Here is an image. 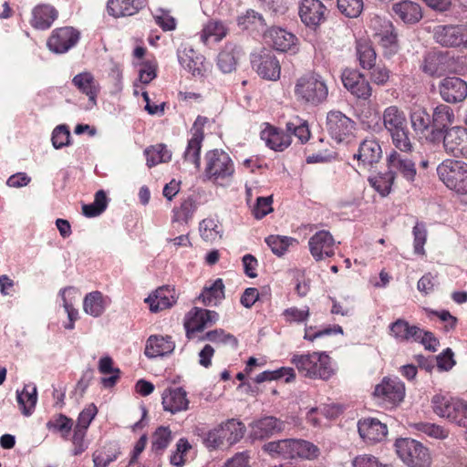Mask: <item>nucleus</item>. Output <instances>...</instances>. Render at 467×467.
I'll use <instances>...</instances> for the list:
<instances>
[{
	"label": "nucleus",
	"instance_id": "338daca9",
	"mask_svg": "<svg viewBox=\"0 0 467 467\" xmlns=\"http://www.w3.org/2000/svg\"><path fill=\"white\" fill-rule=\"evenodd\" d=\"M92 457L94 467H108L117 459V454L109 451L98 450L94 451Z\"/></svg>",
	"mask_w": 467,
	"mask_h": 467
},
{
	"label": "nucleus",
	"instance_id": "4468645a",
	"mask_svg": "<svg viewBox=\"0 0 467 467\" xmlns=\"http://www.w3.org/2000/svg\"><path fill=\"white\" fill-rule=\"evenodd\" d=\"M219 320V314L213 310L200 307L192 308L186 315L184 327L189 338L194 332L202 331Z\"/></svg>",
	"mask_w": 467,
	"mask_h": 467
},
{
	"label": "nucleus",
	"instance_id": "052dcab7",
	"mask_svg": "<svg viewBox=\"0 0 467 467\" xmlns=\"http://www.w3.org/2000/svg\"><path fill=\"white\" fill-rule=\"evenodd\" d=\"M337 8L347 17L356 18L363 10V0H337Z\"/></svg>",
	"mask_w": 467,
	"mask_h": 467
},
{
	"label": "nucleus",
	"instance_id": "69168bd1",
	"mask_svg": "<svg viewBox=\"0 0 467 467\" xmlns=\"http://www.w3.org/2000/svg\"><path fill=\"white\" fill-rule=\"evenodd\" d=\"M70 132L64 125L57 127L52 133V144L56 149H60L69 143Z\"/></svg>",
	"mask_w": 467,
	"mask_h": 467
},
{
	"label": "nucleus",
	"instance_id": "9d476101",
	"mask_svg": "<svg viewBox=\"0 0 467 467\" xmlns=\"http://www.w3.org/2000/svg\"><path fill=\"white\" fill-rule=\"evenodd\" d=\"M442 147L446 154L456 159L467 158V128L452 126L441 136Z\"/></svg>",
	"mask_w": 467,
	"mask_h": 467
},
{
	"label": "nucleus",
	"instance_id": "774afa93",
	"mask_svg": "<svg viewBox=\"0 0 467 467\" xmlns=\"http://www.w3.org/2000/svg\"><path fill=\"white\" fill-rule=\"evenodd\" d=\"M353 467H391L387 464H382L379 460L372 455H359L353 460Z\"/></svg>",
	"mask_w": 467,
	"mask_h": 467
},
{
	"label": "nucleus",
	"instance_id": "c03bdc74",
	"mask_svg": "<svg viewBox=\"0 0 467 467\" xmlns=\"http://www.w3.org/2000/svg\"><path fill=\"white\" fill-rule=\"evenodd\" d=\"M357 57L363 69H372L376 63L377 55L372 45L367 40H358L356 44Z\"/></svg>",
	"mask_w": 467,
	"mask_h": 467
},
{
	"label": "nucleus",
	"instance_id": "09e8293b",
	"mask_svg": "<svg viewBox=\"0 0 467 467\" xmlns=\"http://www.w3.org/2000/svg\"><path fill=\"white\" fill-rule=\"evenodd\" d=\"M202 238L206 242H213L222 238V226L218 220L206 218L200 223L199 227Z\"/></svg>",
	"mask_w": 467,
	"mask_h": 467
},
{
	"label": "nucleus",
	"instance_id": "f704fd0d",
	"mask_svg": "<svg viewBox=\"0 0 467 467\" xmlns=\"http://www.w3.org/2000/svg\"><path fill=\"white\" fill-rule=\"evenodd\" d=\"M57 17V10L49 5H39L32 11L30 24L40 30L47 29Z\"/></svg>",
	"mask_w": 467,
	"mask_h": 467
},
{
	"label": "nucleus",
	"instance_id": "37998d69",
	"mask_svg": "<svg viewBox=\"0 0 467 467\" xmlns=\"http://www.w3.org/2000/svg\"><path fill=\"white\" fill-rule=\"evenodd\" d=\"M410 123L417 134L428 135L432 126L431 117L423 108L414 109L410 114Z\"/></svg>",
	"mask_w": 467,
	"mask_h": 467
},
{
	"label": "nucleus",
	"instance_id": "0e129e2a",
	"mask_svg": "<svg viewBox=\"0 0 467 467\" xmlns=\"http://www.w3.org/2000/svg\"><path fill=\"white\" fill-rule=\"evenodd\" d=\"M283 316L287 322L301 323L306 321L309 317V307L305 306L302 309H299L296 306L289 307L283 312Z\"/></svg>",
	"mask_w": 467,
	"mask_h": 467
},
{
	"label": "nucleus",
	"instance_id": "4be33fe9",
	"mask_svg": "<svg viewBox=\"0 0 467 467\" xmlns=\"http://www.w3.org/2000/svg\"><path fill=\"white\" fill-rule=\"evenodd\" d=\"M358 430L360 437L367 443L380 442L388 434L387 425L374 418L359 420Z\"/></svg>",
	"mask_w": 467,
	"mask_h": 467
},
{
	"label": "nucleus",
	"instance_id": "f257e3e1",
	"mask_svg": "<svg viewBox=\"0 0 467 467\" xmlns=\"http://www.w3.org/2000/svg\"><path fill=\"white\" fill-rule=\"evenodd\" d=\"M382 124L391 138L396 149L402 152L412 150L410 131L405 112L398 106L391 105L384 109L381 115Z\"/></svg>",
	"mask_w": 467,
	"mask_h": 467
},
{
	"label": "nucleus",
	"instance_id": "4c0bfd02",
	"mask_svg": "<svg viewBox=\"0 0 467 467\" xmlns=\"http://www.w3.org/2000/svg\"><path fill=\"white\" fill-rule=\"evenodd\" d=\"M189 53L178 55L180 64L191 72L193 77H203L208 71L209 64L205 63L202 56L195 55L192 49L189 50Z\"/></svg>",
	"mask_w": 467,
	"mask_h": 467
},
{
	"label": "nucleus",
	"instance_id": "2eb2a0df",
	"mask_svg": "<svg viewBox=\"0 0 467 467\" xmlns=\"http://www.w3.org/2000/svg\"><path fill=\"white\" fill-rule=\"evenodd\" d=\"M344 87L356 98L367 100L371 97L372 88L365 76L357 70L347 68L342 73Z\"/></svg>",
	"mask_w": 467,
	"mask_h": 467
},
{
	"label": "nucleus",
	"instance_id": "ddd939ff",
	"mask_svg": "<svg viewBox=\"0 0 467 467\" xmlns=\"http://www.w3.org/2000/svg\"><path fill=\"white\" fill-rule=\"evenodd\" d=\"M208 119L206 117L198 116L195 119L192 131V137L188 141V145L183 153L184 161L192 163L198 170L201 165L200 153L202 149V142L204 138L203 126L206 124Z\"/></svg>",
	"mask_w": 467,
	"mask_h": 467
},
{
	"label": "nucleus",
	"instance_id": "423d86ee",
	"mask_svg": "<svg viewBox=\"0 0 467 467\" xmlns=\"http://www.w3.org/2000/svg\"><path fill=\"white\" fill-rule=\"evenodd\" d=\"M433 411L460 427L467 428V403L437 394L431 400Z\"/></svg>",
	"mask_w": 467,
	"mask_h": 467
},
{
	"label": "nucleus",
	"instance_id": "a211bd4d",
	"mask_svg": "<svg viewBox=\"0 0 467 467\" xmlns=\"http://www.w3.org/2000/svg\"><path fill=\"white\" fill-rule=\"evenodd\" d=\"M253 67L263 78L276 80L280 77V64L271 51H264L254 55L252 58Z\"/></svg>",
	"mask_w": 467,
	"mask_h": 467
},
{
	"label": "nucleus",
	"instance_id": "e433bc0d",
	"mask_svg": "<svg viewBox=\"0 0 467 467\" xmlns=\"http://www.w3.org/2000/svg\"><path fill=\"white\" fill-rule=\"evenodd\" d=\"M295 439H284L269 441L263 446V451L272 458L294 459Z\"/></svg>",
	"mask_w": 467,
	"mask_h": 467
},
{
	"label": "nucleus",
	"instance_id": "9b49d317",
	"mask_svg": "<svg viewBox=\"0 0 467 467\" xmlns=\"http://www.w3.org/2000/svg\"><path fill=\"white\" fill-rule=\"evenodd\" d=\"M374 396L379 403L385 407H395L405 396L404 384L398 379L384 378L374 390Z\"/></svg>",
	"mask_w": 467,
	"mask_h": 467
},
{
	"label": "nucleus",
	"instance_id": "aec40b11",
	"mask_svg": "<svg viewBox=\"0 0 467 467\" xmlns=\"http://www.w3.org/2000/svg\"><path fill=\"white\" fill-rule=\"evenodd\" d=\"M334 244L333 236L325 230L316 233L308 242L310 253L316 261L333 256L335 254Z\"/></svg>",
	"mask_w": 467,
	"mask_h": 467
},
{
	"label": "nucleus",
	"instance_id": "5701e85b",
	"mask_svg": "<svg viewBox=\"0 0 467 467\" xmlns=\"http://www.w3.org/2000/svg\"><path fill=\"white\" fill-rule=\"evenodd\" d=\"M326 6L320 0H302L299 16L304 24L308 26H318L325 20Z\"/></svg>",
	"mask_w": 467,
	"mask_h": 467
},
{
	"label": "nucleus",
	"instance_id": "de8ad7c7",
	"mask_svg": "<svg viewBox=\"0 0 467 467\" xmlns=\"http://www.w3.org/2000/svg\"><path fill=\"white\" fill-rule=\"evenodd\" d=\"M226 33L227 29L223 23L210 21L204 26L201 33V40L205 45L208 44L210 40L218 42L226 36Z\"/></svg>",
	"mask_w": 467,
	"mask_h": 467
},
{
	"label": "nucleus",
	"instance_id": "393cba45",
	"mask_svg": "<svg viewBox=\"0 0 467 467\" xmlns=\"http://www.w3.org/2000/svg\"><path fill=\"white\" fill-rule=\"evenodd\" d=\"M162 406L164 410L175 414L188 410L189 400L187 393L182 388L167 389L162 393Z\"/></svg>",
	"mask_w": 467,
	"mask_h": 467
},
{
	"label": "nucleus",
	"instance_id": "f3484780",
	"mask_svg": "<svg viewBox=\"0 0 467 467\" xmlns=\"http://www.w3.org/2000/svg\"><path fill=\"white\" fill-rule=\"evenodd\" d=\"M327 125L331 137L341 142L352 134L355 123L342 112L332 110L327 113Z\"/></svg>",
	"mask_w": 467,
	"mask_h": 467
},
{
	"label": "nucleus",
	"instance_id": "c9c22d12",
	"mask_svg": "<svg viewBox=\"0 0 467 467\" xmlns=\"http://www.w3.org/2000/svg\"><path fill=\"white\" fill-rule=\"evenodd\" d=\"M72 83L80 92L88 97L89 101L93 105L96 104L99 85L91 73L82 72L76 75L72 79Z\"/></svg>",
	"mask_w": 467,
	"mask_h": 467
},
{
	"label": "nucleus",
	"instance_id": "a878e982",
	"mask_svg": "<svg viewBox=\"0 0 467 467\" xmlns=\"http://www.w3.org/2000/svg\"><path fill=\"white\" fill-rule=\"evenodd\" d=\"M111 299L100 291L88 293L83 299V311L93 317H101L109 306Z\"/></svg>",
	"mask_w": 467,
	"mask_h": 467
},
{
	"label": "nucleus",
	"instance_id": "3c124183",
	"mask_svg": "<svg viewBox=\"0 0 467 467\" xmlns=\"http://www.w3.org/2000/svg\"><path fill=\"white\" fill-rule=\"evenodd\" d=\"M195 433L201 438L203 445L209 450L218 449L224 444L218 426L209 431L197 428Z\"/></svg>",
	"mask_w": 467,
	"mask_h": 467
},
{
	"label": "nucleus",
	"instance_id": "a18cd8bd",
	"mask_svg": "<svg viewBox=\"0 0 467 467\" xmlns=\"http://www.w3.org/2000/svg\"><path fill=\"white\" fill-rule=\"evenodd\" d=\"M199 298L205 306H216L224 298V285L223 280L216 279L212 285L203 288Z\"/></svg>",
	"mask_w": 467,
	"mask_h": 467
},
{
	"label": "nucleus",
	"instance_id": "5fc2aeb1",
	"mask_svg": "<svg viewBox=\"0 0 467 467\" xmlns=\"http://www.w3.org/2000/svg\"><path fill=\"white\" fill-rule=\"evenodd\" d=\"M296 377L295 371L292 368H280L275 370H266L258 374L254 381L256 383H262L265 381H271L285 378V382L292 381Z\"/></svg>",
	"mask_w": 467,
	"mask_h": 467
},
{
	"label": "nucleus",
	"instance_id": "2f4dec72",
	"mask_svg": "<svg viewBox=\"0 0 467 467\" xmlns=\"http://www.w3.org/2000/svg\"><path fill=\"white\" fill-rule=\"evenodd\" d=\"M261 139L275 151H283L291 144L290 134L274 127H268L261 132Z\"/></svg>",
	"mask_w": 467,
	"mask_h": 467
},
{
	"label": "nucleus",
	"instance_id": "8fccbe9b",
	"mask_svg": "<svg viewBox=\"0 0 467 467\" xmlns=\"http://www.w3.org/2000/svg\"><path fill=\"white\" fill-rule=\"evenodd\" d=\"M294 459L315 460L320 454V450L315 444L305 440L295 439Z\"/></svg>",
	"mask_w": 467,
	"mask_h": 467
},
{
	"label": "nucleus",
	"instance_id": "4d7b16f0",
	"mask_svg": "<svg viewBox=\"0 0 467 467\" xmlns=\"http://www.w3.org/2000/svg\"><path fill=\"white\" fill-rule=\"evenodd\" d=\"M286 131L290 136L295 135L301 143L306 142L310 138V130L306 121H303L298 117L286 123Z\"/></svg>",
	"mask_w": 467,
	"mask_h": 467
},
{
	"label": "nucleus",
	"instance_id": "864d4df0",
	"mask_svg": "<svg viewBox=\"0 0 467 467\" xmlns=\"http://www.w3.org/2000/svg\"><path fill=\"white\" fill-rule=\"evenodd\" d=\"M47 428L50 431L59 432L63 439L67 440L70 431L74 429L73 420L64 414H58L47 421Z\"/></svg>",
	"mask_w": 467,
	"mask_h": 467
},
{
	"label": "nucleus",
	"instance_id": "1a4fd4ad",
	"mask_svg": "<svg viewBox=\"0 0 467 467\" xmlns=\"http://www.w3.org/2000/svg\"><path fill=\"white\" fill-rule=\"evenodd\" d=\"M433 37L445 47L467 48V25H439L433 29Z\"/></svg>",
	"mask_w": 467,
	"mask_h": 467
},
{
	"label": "nucleus",
	"instance_id": "b1692460",
	"mask_svg": "<svg viewBox=\"0 0 467 467\" xmlns=\"http://www.w3.org/2000/svg\"><path fill=\"white\" fill-rule=\"evenodd\" d=\"M284 430V421L271 416L265 417L251 425V437L254 440H264Z\"/></svg>",
	"mask_w": 467,
	"mask_h": 467
},
{
	"label": "nucleus",
	"instance_id": "dca6fc26",
	"mask_svg": "<svg viewBox=\"0 0 467 467\" xmlns=\"http://www.w3.org/2000/svg\"><path fill=\"white\" fill-rule=\"evenodd\" d=\"M79 39V32L71 26L60 27L52 32L47 40L48 48L62 54L73 47Z\"/></svg>",
	"mask_w": 467,
	"mask_h": 467
},
{
	"label": "nucleus",
	"instance_id": "39448f33",
	"mask_svg": "<svg viewBox=\"0 0 467 467\" xmlns=\"http://www.w3.org/2000/svg\"><path fill=\"white\" fill-rule=\"evenodd\" d=\"M295 94L299 100L316 106L327 99L328 88L320 75L311 73L297 79Z\"/></svg>",
	"mask_w": 467,
	"mask_h": 467
},
{
	"label": "nucleus",
	"instance_id": "49530a36",
	"mask_svg": "<svg viewBox=\"0 0 467 467\" xmlns=\"http://www.w3.org/2000/svg\"><path fill=\"white\" fill-rule=\"evenodd\" d=\"M196 210V204L192 197L183 200L178 208L173 209L172 223L178 226L187 225Z\"/></svg>",
	"mask_w": 467,
	"mask_h": 467
},
{
	"label": "nucleus",
	"instance_id": "603ef678",
	"mask_svg": "<svg viewBox=\"0 0 467 467\" xmlns=\"http://www.w3.org/2000/svg\"><path fill=\"white\" fill-rule=\"evenodd\" d=\"M265 243L272 252L278 256L285 254L289 246L298 244L297 240L293 237L281 235H270L265 238Z\"/></svg>",
	"mask_w": 467,
	"mask_h": 467
},
{
	"label": "nucleus",
	"instance_id": "bb28decb",
	"mask_svg": "<svg viewBox=\"0 0 467 467\" xmlns=\"http://www.w3.org/2000/svg\"><path fill=\"white\" fill-rule=\"evenodd\" d=\"M145 302L149 304L151 312H159L172 306L176 302L175 290L169 285L158 288L150 295Z\"/></svg>",
	"mask_w": 467,
	"mask_h": 467
},
{
	"label": "nucleus",
	"instance_id": "7ed1b4c3",
	"mask_svg": "<svg viewBox=\"0 0 467 467\" xmlns=\"http://www.w3.org/2000/svg\"><path fill=\"white\" fill-rule=\"evenodd\" d=\"M234 173V162L226 152L213 150L205 154L204 175L209 181L223 185L233 178Z\"/></svg>",
	"mask_w": 467,
	"mask_h": 467
},
{
	"label": "nucleus",
	"instance_id": "680f3d73",
	"mask_svg": "<svg viewBox=\"0 0 467 467\" xmlns=\"http://www.w3.org/2000/svg\"><path fill=\"white\" fill-rule=\"evenodd\" d=\"M87 430L74 426L71 441L73 444L72 454L77 456L83 453L88 446L86 441Z\"/></svg>",
	"mask_w": 467,
	"mask_h": 467
},
{
	"label": "nucleus",
	"instance_id": "6ab92c4d",
	"mask_svg": "<svg viewBox=\"0 0 467 467\" xmlns=\"http://www.w3.org/2000/svg\"><path fill=\"white\" fill-rule=\"evenodd\" d=\"M439 90L446 102H461L467 97V83L460 78L448 77L441 81Z\"/></svg>",
	"mask_w": 467,
	"mask_h": 467
},
{
	"label": "nucleus",
	"instance_id": "f8f14e48",
	"mask_svg": "<svg viewBox=\"0 0 467 467\" xmlns=\"http://www.w3.org/2000/svg\"><path fill=\"white\" fill-rule=\"evenodd\" d=\"M455 121L453 109L447 105L440 104L434 108L431 116V130L426 135V140L431 143H440L441 136Z\"/></svg>",
	"mask_w": 467,
	"mask_h": 467
},
{
	"label": "nucleus",
	"instance_id": "e2e57ef3",
	"mask_svg": "<svg viewBox=\"0 0 467 467\" xmlns=\"http://www.w3.org/2000/svg\"><path fill=\"white\" fill-rule=\"evenodd\" d=\"M412 233L414 236V253L423 255L425 254L424 244L427 240V230L424 223H417Z\"/></svg>",
	"mask_w": 467,
	"mask_h": 467
},
{
	"label": "nucleus",
	"instance_id": "bf43d9fd",
	"mask_svg": "<svg viewBox=\"0 0 467 467\" xmlns=\"http://www.w3.org/2000/svg\"><path fill=\"white\" fill-rule=\"evenodd\" d=\"M171 431L168 427H159L152 435V451L157 453L163 451L171 441Z\"/></svg>",
	"mask_w": 467,
	"mask_h": 467
},
{
	"label": "nucleus",
	"instance_id": "0eeeda50",
	"mask_svg": "<svg viewBox=\"0 0 467 467\" xmlns=\"http://www.w3.org/2000/svg\"><path fill=\"white\" fill-rule=\"evenodd\" d=\"M396 451L409 467H430L431 458L429 450L412 439H399L395 442Z\"/></svg>",
	"mask_w": 467,
	"mask_h": 467
},
{
	"label": "nucleus",
	"instance_id": "a19ab883",
	"mask_svg": "<svg viewBox=\"0 0 467 467\" xmlns=\"http://www.w3.org/2000/svg\"><path fill=\"white\" fill-rule=\"evenodd\" d=\"M144 155L147 166L152 168L158 164L169 162L172 153L165 144L160 143L146 148Z\"/></svg>",
	"mask_w": 467,
	"mask_h": 467
},
{
	"label": "nucleus",
	"instance_id": "6e6d98bb",
	"mask_svg": "<svg viewBox=\"0 0 467 467\" xmlns=\"http://www.w3.org/2000/svg\"><path fill=\"white\" fill-rule=\"evenodd\" d=\"M395 175L389 170L369 179L371 186L383 197L387 196L395 182Z\"/></svg>",
	"mask_w": 467,
	"mask_h": 467
},
{
	"label": "nucleus",
	"instance_id": "79ce46f5",
	"mask_svg": "<svg viewBox=\"0 0 467 467\" xmlns=\"http://www.w3.org/2000/svg\"><path fill=\"white\" fill-rule=\"evenodd\" d=\"M17 402L25 416L32 414L37 400V391L35 385H26L22 391H16Z\"/></svg>",
	"mask_w": 467,
	"mask_h": 467
},
{
	"label": "nucleus",
	"instance_id": "20e7f679",
	"mask_svg": "<svg viewBox=\"0 0 467 467\" xmlns=\"http://www.w3.org/2000/svg\"><path fill=\"white\" fill-rule=\"evenodd\" d=\"M439 179L447 188L458 194H467V163L446 159L437 167Z\"/></svg>",
	"mask_w": 467,
	"mask_h": 467
},
{
	"label": "nucleus",
	"instance_id": "473e14b6",
	"mask_svg": "<svg viewBox=\"0 0 467 467\" xmlns=\"http://www.w3.org/2000/svg\"><path fill=\"white\" fill-rule=\"evenodd\" d=\"M389 332L399 341H417L422 335L420 327L410 326L406 320L400 318L390 324Z\"/></svg>",
	"mask_w": 467,
	"mask_h": 467
},
{
	"label": "nucleus",
	"instance_id": "c756f323",
	"mask_svg": "<svg viewBox=\"0 0 467 467\" xmlns=\"http://www.w3.org/2000/svg\"><path fill=\"white\" fill-rule=\"evenodd\" d=\"M365 166H371L379 161L382 157V150L379 143L374 139L364 140L358 153L354 155Z\"/></svg>",
	"mask_w": 467,
	"mask_h": 467
},
{
	"label": "nucleus",
	"instance_id": "c85d7f7f",
	"mask_svg": "<svg viewBox=\"0 0 467 467\" xmlns=\"http://www.w3.org/2000/svg\"><path fill=\"white\" fill-rule=\"evenodd\" d=\"M392 10L395 16L405 24H415L422 18L420 5L410 0H403L394 4Z\"/></svg>",
	"mask_w": 467,
	"mask_h": 467
},
{
	"label": "nucleus",
	"instance_id": "412c9836",
	"mask_svg": "<svg viewBox=\"0 0 467 467\" xmlns=\"http://www.w3.org/2000/svg\"><path fill=\"white\" fill-rule=\"evenodd\" d=\"M388 168L395 176L400 173L409 182H414L417 174L414 161L396 150L388 157Z\"/></svg>",
	"mask_w": 467,
	"mask_h": 467
},
{
	"label": "nucleus",
	"instance_id": "58836bf2",
	"mask_svg": "<svg viewBox=\"0 0 467 467\" xmlns=\"http://www.w3.org/2000/svg\"><path fill=\"white\" fill-rule=\"evenodd\" d=\"M240 57V48L232 43L226 44L217 57L219 69L228 74L235 70Z\"/></svg>",
	"mask_w": 467,
	"mask_h": 467
},
{
	"label": "nucleus",
	"instance_id": "13d9d810",
	"mask_svg": "<svg viewBox=\"0 0 467 467\" xmlns=\"http://www.w3.org/2000/svg\"><path fill=\"white\" fill-rule=\"evenodd\" d=\"M202 340H209L213 343L227 345L234 348H236L238 346L237 338L222 328L208 331L202 337Z\"/></svg>",
	"mask_w": 467,
	"mask_h": 467
},
{
	"label": "nucleus",
	"instance_id": "ea45409f",
	"mask_svg": "<svg viewBox=\"0 0 467 467\" xmlns=\"http://www.w3.org/2000/svg\"><path fill=\"white\" fill-rule=\"evenodd\" d=\"M267 37L270 39L273 47L281 52L290 50L296 41L295 35L278 27L270 29Z\"/></svg>",
	"mask_w": 467,
	"mask_h": 467
},
{
	"label": "nucleus",
	"instance_id": "cd10ccee",
	"mask_svg": "<svg viewBox=\"0 0 467 467\" xmlns=\"http://www.w3.org/2000/svg\"><path fill=\"white\" fill-rule=\"evenodd\" d=\"M175 348L170 336H150L146 342L144 354L150 358L163 357L171 354Z\"/></svg>",
	"mask_w": 467,
	"mask_h": 467
},
{
	"label": "nucleus",
	"instance_id": "72a5a7b5",
	"mask_svg": "<svg viewBox=\"0 0 467 467\" xmlns=\"http://www.w3.org/2000/svg\"><path fill=\"white\" fill-rule=\"evenodd\" d=\"M142 8L140 0H109L107 11L113 17L133 16Z\"/></svg>",
	"mask_w": 467,
	"mask_h": 467
},
{
	"label": "nucleus",
	"instance_id": "6e6552de",
	"mask_svg": "<svg viewBox=\"0 0 467 467\" xmlns=\"http://www.w3.org/2000/svg\"><path fill=\"white\" fill-rule=\"evenodd\" d=\"M370 26L375 30V40L384 48V56L390 57L395 55L399 45L393 25L389 20L375 16L370 21Z\"/></svg>",
	"mask_w": 467,
	"mask_h": 467
},
{
	"label": "nucleus",
	"instance_id": "7c9ffc66",
	"mask_svg": "<svg viewBox=\"0 0 467 467\" xmlns=\"http://www.w3.org/2000/svg\"><path fill=\"white\" fill-rule=\"evenodd\" d=\"M217 426L223 443L226 442L229 446L240 441L246 430L244 424L236 419L227 420Z\"/></svg>",
	"mask_w": 467,
	"mask_h": 467
},
{
	"label": "nucleus",
	"instance_id": "f03ea898",
	"mask_svg": "<svg viewBox=\"0 0 467 467\" xmlns=\"http://www.w3.org/2000/svg\"><path fill=\"white\" fill-rule=\"evenodd\" d=\"M292 363L306 378L327 380L334 374L331 358L325 352L294 355Z\"/></svg>",
	"mask_w": 467,
	"mask_h": 467
}]
</instances>
